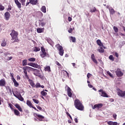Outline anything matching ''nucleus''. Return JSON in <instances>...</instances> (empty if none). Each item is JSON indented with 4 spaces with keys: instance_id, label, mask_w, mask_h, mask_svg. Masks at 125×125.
<instances>
[{
    "instance_id": "nucleus-1",
    "label": "nucleus",
    "mask_w": 125,
    "mask_h": 125,
    "mask_svg": "<svg viewBox=\"0 0 125 125\" xmlns=\"http://www.w3.org/2000/svg\"><path fill=\"white\" fill-rule=\"evenodd\" d=\"M10 35L12 38L11 41H14L12 42V43L19 42V39H18V32L12 30Z\"/></svg>"
},
{
    "instance_id": "nucleus-2",
    "label": "nucleus",
    "mask_w": 125,
    "mask_h": 125,
    "mask_svg": "<svg viewBox=\"0 0 125 125\" xmlns=\"http://www.w3.org/2000/svg\"><path fill=\"white\" fill-rule=\"evenodd\" d=\"M74 105L75 106V108H76V109H78V110H80V111H83V109L84 108L83 107V104L79 99H76L75 100Z\"/></svg>"
},
{
    "instance_id": "nucleus-3",
    "label": "nucleus",
    "mask_w": 125,
    "mask_h": 125,
    "mask_svg": "<svg viewBox=\"0 0 125 125\" xmlns=\"http://www.w3.org/2000/svg\"><path fill=\"white\" fill-rule=\"evenodd\" d=\"M55 47L58 49L60 55H61V56H63V55L64 54V49H63V47H62L60 44H57L55 45Z\"/></svg>"
},
{
    "instance_id": "nucleus-4",
    "label": "nucleus",
    "mask_w": 125,
    "mask_h": 125,
    "mask_svg": "<svg viewBox=\"0 0 125 125\" xmlns=\"http://www.w3.org/2000/svg\"><path fill=\"white\" fill-rule=\"evenodd\" d=\"M117 95L122 98H125V90L123 91L121 90L120 88L117 89Z\"/></svg>"
},
{
    "instance_id": "nucleus-5",
    "label": "nucleus",
    "mask_w": 125,
    "mask_h": 125,
    "mask_svg": "<svg viewBox=\"0 0 125 125\" xmlns=\"http://www.w3.org/2000/svg\"><path fill=\"white\" fill-rule=\"evenodd\" d=\"M47 55V53L45 51V49L43 47H41V53L40 54V56L42 58H44V57H46Z\"/></svg>"
},
{
    "instance_id": "nucleus-6",
    "label": "nucleus",
    "mask_w": 125,
    "mask_h": 125,
    "mask_svg": "<svg viewBox=\"0 0 125 125\" xmlns=\"http://www.w3.org/2000/svg\"><path fill=\"white\" fill-rule=\"evenodd\" d=\"M98 92H100V94L101 96H102V97H109V96L107 95V93H106V92L103 90V89H101L98 90Z\"/></svg>"
},
{
    "instance_id": "nucleus-7",
    "label": "nucleus",
    "mask_w": 125,
    "mask_h": 125,
    "mask_svg": "<svg viewBox=\"0 0 125 125\" xmlns=\"http://www.w3.org/2000/svg\"><path fill=\"white\" fill-rule=\"evenodd\" d=\"M29 1L26 2V6H28L30 3L32 5H36L38 3V0H29Z\"/></svg>"
},
{
    "instance_id": "nucleus-8",
    "label": "nucleus",
    "mask_w": 125,
    "mask_h": 125,
    "mask_svg": "<svg viewBox=\"0 0 125 125\" xmlns=\"http://www.w3.org/2000/svg\"><path fill=\"white\" fill-rule=\"evenodd\" d=\"M115 73L116 74V76L117 77H123L124 76V73L121 71L120 68H118L117 70L115 71Z\"/></svg>"
},
{
    "instance_id": "nucleus-9",
    "label": "nucleus",
    "mask_w": 125,
    "mask_h": 125,
    "mask_svg": "<svg viewBox=\"0 0 125 125\" xmlns=\"http://www.w3.org/2000/svg\"><path fill=\"white\" fill-rule=\"evenodd\" d=\"M13 94L14 96H15V97H16V98L19 99V100H20V101H24V98H23V97H22L21 94H20V95L15 94V93L13 92Z\"/></svg>"
},
{
    "instance_id": "nucleus-10",
    "label": "nucleus",
    "mask_w": 125,
    "mask_h": 125,
    "mask_svg": "<svg viewBox=\"0 0 125 125\" xmlns=\"http://www.w3.org/2000/svg\"><path fill=\"white\" fill-rule=\"evenodd\" d=\"M35 115L36 117H37V119H38V120H39L40 122H42V121L44 120V116L40 114H38L37 113H35Z\"/></svg>"
},
{
    "instance_id": "nucleus-11",
    "label": "nucleus",
    "mask_w": 125,
    "mask_h": 125,
    "mask_svg": "<svg viewBox=\"0 0 125 125\" xmlns=\"http://www.w3.org/2000/svg\"><path fill=\"white\" fill-rule=\"evenodd\" d=\"M32 69L33 74L35 76H38L40 74V70L35 68H31Z\"/></svg>"
},
{
    "instance_id": "nucleus-12",
    "label": "nucleus",
    "mask_w": 125,
    "mask_h": 125,
    "mask_svg": "<svg viewBox=\"0 0 125 125\" xmlns=\"http://www.w3.org/2000/svg\"><path fill=\"white\" fill-rule=\"evenodd\" d=\"M27 68L28 67H24L23 68V73L24 74L25 78L27 79V80H29L30 78L29 77V75H28V73L27 72Z\"/></svg>"
},
{
    "instance_id": "nucleus-13",
    "label": "nucleus",
    "mask_w": 125,
    "mask_h": 125,
    "mask_svg": "<svg viewBox=\"0 0 125 125\" xmlns=\"http://www.w3.org/2000/svg\"><path fill=\"white\" fill-rule=\"evenodd\" d=\"M103 106V104H95L94 105V107H93V109H100V108H102Z\"/></svg>"
},
{
    "instance_id": "nucleus-14",
    "label": "nucleus",
    "mask_w": 125,
    "mask_h": 125,
    "mask_svg": "<svg viewBox=\"0 0 125 125\" xmlns=\"http://www.w3.org/2000/svg\"><path fill=\"white\" fill-rule=\"evenodd\" d=\"M67 86V95L69 96V97H72V95H73V94L72 93V89H71V88L70 87Z\"/></svg>"
},
{
    "instance_id": "nucleus-15",
    "label": "nucleus",
    "mask_w": 125,
    "mask_h": 125,
    "mask_svg": "<svg viewBox=\"0 0 125 125\" xmlns=\"http://www.w3.org/2000/svg\"><path fill=\"white\" fill-rule=\"evenodd\" d=\"M4 16L5 20L8 21V20L10 18V13H9L8 12H6L4 14Z\"/></svg>"
},
{
    "instance_id": "nucleus-16",
    "label": "nucleus",
    "mask_w": 125,
    "mask_h": 125,
    "mask_svg": "<svg viewBox=\"0 0 125 125\" xmlns=\"http://www.w3.org/2000/svg\"><path fill=\"white\" fill-rule=\"evenodd\" d=\"M91 58L93 62H94V63H95V64H97V63H98L97 62V61L95 59V56H94V54H92L91 55Z\"/></svg>"
},
{
    "instance_id": "nucleus-17",
    "label": "nucleus",
    "mask_w": 125,
    "mask_h": 125,
    "mask_svg": "<svg viewBox=\"0 0 125 125\" xmlns=\"http://www.w3.org/2000/svg\"><path fill=\"white\" fill-rule=\"evenodd\" d=\"M15 2L17 6V7L19 8V9H21V8L22 7L21 6V3H20L18 0L15 1Z\"/></svg>"
},
{
    "instance_id": "nucleus-18",
    "label": "nucleus",
    "mask_w": 125,
    "mask_h": 125,
    "mask_svg": "<svg viewBox=\"0 0 125 125\" xmlns=\"http://www.w3.org/2000/svg\"><path fill=\"white\" fill-rule=\"evenodd\" d=\"M15 106L16 107V108H17V109L19 110V111H20V112H23V110H22V108L21 107L20 105H19V104H16L15 105Z\"/></svg>"
},
{
    "instance_id": "nucleus-19",
    "label": "nucleus",
    "mask_w": 125,
    "mask_h": 125,
    "mask_svg": "<svg viewBox=\"0 0 125 125\" xmlns=\"http://www.w3.org/2000/svg\"><path fill=\"white\" fill-rule=\"evenodd\" d=\"M44 71L45 72H48V73H50L51 72V69H50V66L47 65L44 67Z\"/></svg>"
},
{
    "instance_id": "nucleus-20",
    "label": "nucleus",
    "mask_w": 125,
    "mask_h": 125,
    "mask_svg": "<svg viewBox=\"0 0 125 125\" xmlns=\"http://www.w3.org/2000/svg\"><path fill=\"white\" fill-rule=\"evenodd\" d=\"M5 85V80L1 79L0 80V86H4Z\"/></svg>"
},
{
    "instance_id": "nucleus-21",
    "label": "nucleus",
    "mask_w": 125,
    "mask_h": 125,
    "mask_svg": "<svg viewBox=\"0 0 125 125\" xmlns=\"http://www.w3.org/2000/svg\"><path fill=\"white\" fill-rule=\"evenodd\" d=\"M24 68H27L26 71L28 72V73H30V71H32L33 72V70L32 69H34L32 67H29V66H24L22 68V70H24Z\"/></svg>"
},
{
    "instance_id": "nucleus-22",
    "label": "nucleus",
    "mask_w": 125,
    "mask_h": 125,
    "mask_svg": "<svg viewBox=\"0 0 125 125\" xmlns=\"http://www.w3.org/2000/svg\"><path fill=\"white\" fill-rule=\"evenodd\" d=\"M26 104L28 107H30V108H31V107H33V104H32V102H31L29 100H27L26 101Z\"/></svg>"
},
{
    "instance_id": "nucleus-23",
    "label": "nucleus",
    "mask_w": 125,
    "mask_h": 125,
    "mask_svg": "<svg viewBox=\"0 0 125 125\" xmlns=\"http://www.w3.org/2000/svg\"><path fill=\"white\" fill-rule=\"evenodd\" d=\"M13 81L14 83V85L16 87H18V86L19 85V83H18L17 81H16V80L14 79V78H13Z\"/></svg>"
},
{
    "instance_id": "nucleus-24",
    "label": "nucleus",
    "mask_w": 125,
    "mask_h": 125,
    "mask_svg": "<svg viewBox=\"0 0 125 125\" xmlns=\"http://www.w3.org/2000/svg\"><path fill=\"white\" fill-rule=\"evenodd\" d=\"M107 125H118L117 122H113V121H108L107 122Z\"/></svg>"
},
{
    "instance_id": "nucleus-25",
    "label": "nucleus",
    "mask_w": 125,
    "mask_h": 125,
    "mask_svg": "<svg viewBox=\"0 0 125 125\" xmlns=\"http://www.w3.org/2000/svg\"><path fill=\"white\" fill-rule=\"evenodd\" d=\"M44 31V28H37V33H43Z\"/></svg>"
},
{
    "instance_id": "nucleus-26",
    "label": "nucleus",
    "mask_w": 125,
    "mask_h": 125,
    "mask_svg": "<svg viewBox=\"0 0 125 125\" xmlns=\"http://www.w3.org/2000/svg\"><path fill=\"white\" fill-rule=\"evenodd\" d=\"M97 43L99 46H103V43H102V42H101V40H97Z\"/></svg>"
},
{
    "instance_id": "nucleus-27",
    "label": "nucleus",
    "mask_w": 125,
    "mask_h": 125,
    "mask_svg": "<svg viewBox=\"0 0 125 125\" xmlns=\"http://www.w3.org/2000/svg\"><path fill=\"white\" fill-rule=\"evenodd\" d=\"M41 51V48H40V47H35L33 48V51H34V52H38V51Z\"/></svg>"
},
{
    "instance_id": "nucleus-28",
    "label": "nucleus",
    "mask_w": 125,
    "mask_h": 125,
    "mask_svg": "<svg viewBox=\"0 0 125 125\" xmlns=\"http://www.w3.org/2000/svg\"><path fill=\"white\" fill-rule=\"evenodd\" d=\"M41 11L42 12H43V13H45L46 12V8L45 7V6H42V7Z\"/></svg>"
},
{
    "instance_id": "nucleus-29",
    "label": "nucleus",
    "mask_w": 125,
    "mask_h": 125,
    "mask_svg": "<svg viewBox=\"0 0 125 125\" xmlns=\"http://www.w3.org/2000/svg\"><path fill=\"white\" fill-rule=\"evenodd\" d=\"M115 12H116V11H115V10H114V9H109V13L110 14H111V15L115 14Z\"/></svg>"
},
{
    "instance_id": "nucleus-30",
    "label": "nucleus",
    "mask_w": 125,
    "mask_h": 125,
    "mask_svg": "<svg viewBox=\"0 0 125 125\" xmlns=\"http://www.w3.org/2000/svg\"><path fill=\"white\" fill-rule=\"evenodd\" d=\"M14 113L16 116H19L20 115V112L17 109H14Z\"/></svg>"
},
{
    "instance_id": "nucleus-31",
    "label": "nucleus",
    "mask_w": 125,
    "mask_h": 125,
    "mask_svg": "<svg viewBox=\"0 0 125 125\" xmlns=\"http://www.w3.org/2000/svg\"><path fill=\"white\" fill-rule=\"evenodd\" d=\"M46 24V22L45 21H43V20H42L40 21V25H41L42 27H43Z\"/></svg>"
},
{
    "instance_id": "nucleus-32",
    "label": "nucleus",
    "mask_w": 125,
    "mask_h": 125,
    "mask_svg": "<svg viewBox=\"0 0 125 125\" xmlns=\"http://www.w3.org/2000/svg\"><path fill=\"white\" fill-rule=\"evenodd\" d=\"M5 45H6V41L5 39H3L2 41V43H1V46L3 47L5 46Z\"/></svg>"
},
{
    "instance_id": "nucleus-33",
    "label": "nucleus",
    "mask_w": 125,
    "mask_h": 125,
    "mask_svg": "<svg viewBox=\"0 0 125 125\" xmlns=\"http://www.w3.org/2000/svg\"><path fill=\"white\" fill-rule=\"evenodd\" d=\"M32 67H33V68H36L37 69H39L40 68V65H39L38 64V63H34L32 65Z\"/></svg>"
},
{
    "instance_id": "nucleus-34",
    "label": "nucleus",
    "mask_w": 125,
    "mask_h": 125,
    "mask_svg": "<svg viewBox=\"0 0 125 125\" xmlns=\"http://www.w3.org/2000/svg\"><path fill=\"white\" fill-rule=\"evenodd\" d=\"M28 65V62L27 60H24L22 61V66H27Z\"/></svg>"
},
{
    "instance_id": "nucleus-35",
    "label": "nucleus",
    "mask_w": 125,
    "mask_h": 125,
    "mask_svg": "<svg viewBox=\"0 0 125 125\" xmlns=\"http://www.w3.org/2000/svg\"><path fill=\"white\" fill-rule=\"evenodd\" d=\"M70 40L72 42H76V38L71 36L70 37Z\"/></svg>"
},
{
    "instance_id": "nucleus-36",
    "label": "nucleus",
    "mask_w": 125,
    "mask_h": 125,
    "mask_svg": "<svg viewBox=\"0 0 125 125\" xmlns=\"http://www.w3.org/2000/svg\"><path fill=\"white\" fill-rule=\"evenodd\" d=\"M29 83L32 87H35V83L32 81V80H29Z\"/></svg>"
},
{
    "instance_id": "nucleus-37",
    "label": "nucleus",
    "mask_w": 125,
    "mask_h": 125,
    "mask_svg": "<svg viewBox=\"0 0 125 125\" xmlns=\"http://www.w3.org/2000/svg\"><path fill=\"white\" fill-rule=\"evenodd\" d=\"M98 51H99V52H100L101 53H104V49H103V48L101 47L100 48L98 49Z\"/></svg>"
},
{
    "instance_id": "nucleus-38",
    "label": "nucleus",
    "mask_w": 125,
    "mask_h": 125,
    "mask_svg": "<svg viewBox=\"0 0 125 125\" xmlns=\"http://www.w3.org/2000/svg\"><path fill=\"white\" fill-rule=\"evenodd\" d=\"M29 62H35L36 61V58H31L28 59Z\"/></svg>"
},
{
    "instance_id": "nucleus-39",
    "label": "nucleus",
    "mask_w": 125,
    "mask_h": 125,
    "mask_svg": "<svg viewBox=\"0 0 125 125\" xmlns=\"http://www.w3.org/2000/svg\"><path fill=\"white\" fill-rule=\"evenodd\" d=\"M42 96H46V95H47V93L46 92H44V91H42L41 92Z\"/></svg>"
},
{
    "instance_id": "nucleus-40",
    "label": "nucleus",
    "mask_w": 125,
    "mask_h": 125,
    "mask_svg": "<svg viewBox=\"0 0 125 125\" xmlns=\"http://www.w3.org/2000/svg\"><path fill=\"white\" fill-rule=\"evenodd\" d=\"M32 100L36 104H39V103H40V101L38 100L33 98Z\"/></svg>"
},
{
    "instance_id": "nucleus-41",
    "label": "nucleus",
    "mask_w": 125,
    "mask_h": 125,
    "mask_svg": "<svg viewBox=\"0 0 125 125\" xmlns=\"http://www.w3.org/2000/svg\"><path fill=\"white\" fill-rule=\"evenodd\" d=\"M4 9H5L4 6L0 4V11H3Z\"/></svg>"
},
{
    "instance_id": "nucleus-42",
    "label": "nucleus",
    "mask_w": 125,
    "mask_h": 125,
    "mask_svg": "<svg viewBox=\"0 0 125 125\" xmlns=\"http://www.w3.org/2000/svg\"><path fill=\"white\" fill-rule=\"evenodd\" d=\"M109 59H110V60H111V61H114V60H115V58H114L113 55H111L109 56Z\"/></svg>"
},
{
    "instance_id": "nucleus-43",
    "label": "nucleus",
    "mask_w": 125,
    "mask_h": 125,
    "mask_svg": "<svg viewBox=\"0 0 125 125\" xmlns=\"http://www.w3.org/2000/svg\"><path fill=\"white\" fill-rule=\"evenodd\" d=\"M20 1L21 2V3L22 4V5H25V4H26L25 2H26V0H20Z\"/></svg>"
},
{
    "instance_id": "nucleus-44",
    "label": "nucleus",
    "mask_w": 125,
    "mask_h": 125,
    "mask_svg": "<svg viewBox=\"0 0 125 125\" xmlns=\"http://www.w3.org/2000/svg\"><path fill=\"white\" fill-rule=\"evenodd\" d=\"M113 30L115 33H118V32H119V29H118V27H117L116 26L113 27Z\"/></svg>"
},
{
    "instance_id": "nucleus-45",
    "label": "nucleus",
    "mask_w": 125,
    "mask_h": 125,
    "mask_svg": "<svg viewBox=\"0 0 125 125\" xmlns=\"http://www.w3.org/2000/svg\"><path fill=\"white\" fill-rule=\"evenodd\" d=\"M96 11V8L93 7V8L90 9V12L93 13Z\"/></svg>"
},
{
    "instance_id": "nucleus-46",
    "label": "nucleus",
    "mask_w": 125,
    "mask_h": 125,
    "mask_svg": "<svg viewBox=\"0 0 125 125\" xmlns=\"http://www.w3.org/2000/svg\"><path fill=\"white\" fill-rule=\"evenodd\" d=\"M35 87H36L37 88H39V87H41V84L40 83H37L36 85H35Z\"/></svg>"
},
{
    "instance_id": "nucleus-47",
    "label": "nucleus",
    "mask_w": 125,
    "mask_h": 125,
    "mask_svg": "<svg viewBox=\"0 0 125 125\" xmlns=\"http://www.w3.org/2000/svg\"><path fill=\"white\" fill-rule=\"evenodd\" d=\"M9 106L10 107V108L11 109V110H13V105H12V104H9Z\"/></svg>"
},
{
    "instance_id": "nucleus-48",
    "label": "nucleus",
    "mask_w": 125,
    "mask_h": 125,
    "mask_svg": "<svg viewBox=\"0 0 125 125\" xmlns=\"http://www.w3.org/2000/svg\"><path fill=\"white\" fill-rule=\"evenodd\" d=\"M68 33L72 34V32H73V29L72 28H70L69 30H68Z\"/></svg>"
},
{
    "instance_id": "nucleus-49",
    "label": "nucleus",
    "mask_w": 125,
    "mask_h": 125,
    "mask_svg": "<svg viewBox=\"0 0 125 125\" xmlns=\"http://www.w3.org/2000/svg\"><path fill=\"white\" fill-rule=\"evenodd\" d=\"M107 74H108L110 77H113V75H112V73H111L110 72L107 71Z\"/></svg>"
},
{
    "instance_id": "nucleus-50",
    "label": "nucleus",
    "mask_w": 125,
    "mask_h": 125,
    "mask_svg": "<svg viewBox=\"0 0 125 125\" xmlns=\"http://www.w3.org/2000/svg\"><path fill=\"white\" fill-rule=\"evenodd\" d=\"M56 64L59 67H61V64L58 62H56Z\"/></svg>"
},
{
    "instance_id": "nucleus-51",
    "label": "nucleus",
    "mask_w": 125,
    "mask_h": 125,
    "mask_svg": "<svg viewBox=\"0 0 125 125\" xmlns=\"http://www.w3.org/2000/svg\"><path fill=\"white\" fill-rule=\"evenodd\" d=\"M90 77H91V74L88 73L87 75V78H88V79H89L90 78Z\"/></svg>"
},
{
    "instance_id": "nucleus-52",
    "label": "nucleus",
    "mask_w": 125,
    "mask_h": 125,
    "mask_svg": "<svg viewBox=\"0 0 125 125\" xmlns=\"http://www.w3.org/2000/svg\"><path fill=\"white\" fill-rule=\"evenodd\" d=\"M11 9H12L11 6V5L8 6V8L7 9L8 11L11 10Z\"/></svg>"
},
{
    "instance_id": "nucleus-53",
    "label": "nucleus",
    "mask_w": 125,
    "mask_h": 125,
    "mask_svg": "<svg viewBox=\"0 0 125 125\" xmlns=\"http://www.w3.org/2000/svg\"><path fill=\"white\" fill-rule=\"evenodd\" d=\"M113 117L114 120H117V114H113Z\"/></svg>"
},
{
    "instance_id": "nucleus-54",
    "label": "nucleus",
    "mask_w": 125,
    "mask_h": 125,
    "mask_svg": "<svg viewBox=\"0 0 125 125\" xmlns=\"http://www.w3.org/2000/svg\"><path fill=\"white\" fill-rule=\"evenodd\" d=\"M33 63L34 62H29L27 64V65H28V66H31V67H33Z\"/></svg>"
},
{
    "instance_id": "nucleus-55",
    "label": "nucleus",
    "mask_w": 125,
    "mask_h": 125,
    "mask_svg": "<svg viewBox=\"0 0 125 125\" xmlns=\"http://www.w3.org/2000/svg\"><path fill=\"white\" fill-rule=\"evenodd\" d=\"M31 108H33V109H34L35 111H39V110H38L37 108H36V107L34 106V105H32V106H31Z\"/></svg>"
},
{
    "instance_id": "nucleus-56",
    "label": "nucleus",
    "mask_w": 125,
    "mask_h": 125,
    "mask_svg": "<svg viewBox=\"0 0 125 125\" xmlns=\"http://www.w3.org/2000/svg\"><path fill=\"white\" fill-rule=\"evenodd\" d=\"M37 108L40 110V111H42V107L40 106H37Z\"/></svg>"
},
{
    "instance_id": "nucleus-57",
    "label": "nucleus",
    "mask_w": 125,
    "mask_h": 125,
    "mask_svg": "<svg viewBox=\"0 0 125 125\" xmlns=\"http://www.w3.org/2000/svg\"><path fill=\"white\" fill-rule=\"evenodd\" d=\"M68 19L69 22H71V21H72V18H71L70 17H68Z\"/></svg>"
},
{
    "instance_id": "nucleus-58",
    "label": "nucleus",
    "mask_w": 125,
    "mask_h": 125,
    "mask_svg": "<svg viewBox=\"0 0 125 125\" xmlns=\"http://www.w3.org/2000/svg\"><path fill=\"white\" fill-rule=\"evenodd\" d=\"M8 90L9 93H11V94H12V91H11V88H8Z\"/></svg>"
},
{
    "instance_id": "nucleus-59",
    "label": "nucleus",
    "mask_w": 125,
    "mask_h": 125,
    "mask_svg": "<svg viewBox=\"0 0 125 125\" xmlns=\"http://www.w3.org/2000/svg\"><path fill=\"white\" fill-rule=\"evenodd\" d=\"M115 55L116 57H117V58L119 57V54H118V53L115 52Z\"/></svg>"
},
{
    "instance_id": "nucleus-60",
    "label": "nucleus",
    "mask_w": 125,
    "mask_h": 125,
    "mask_svg": "<svg viewBox=\"0 0 125 125\" xmlns=\"http://www.w3.org/2000/svg\"><path fill=\"white\" fill-rule=\"evenodd\" d=\"M88 86H89V87H90V88H92V87H93V86H92V85L90 84H88Z\"/></svg>"
},
{
    "instance_id": "nucleus-61",
    "label": "nucleus",
    "mask_w": 125,
    "mask_h": 125,
    "mask_svg": "<svg viewBox=\"0 0 125 125\" xmlns=\"http://www.w3.org/2000/svg\"><path fill=\"white\" fill-rule=\"evenodd\" d=\"M74 121H75V123H79V121H78L77 118H75Z\"/></svg>"
},
{
    "instance_id": "nucleus-62",
    "label": "nucleus",
    "mask_w": 125,
    "mask_h": 125,
    "mask_svg": "<svg viewBox=\"0 0 125 125\" xmlns=\"http://www.w3.org/2000/svg\"><path fill=\"white\" fill-rule=\"evenodd\" d=\"M10 77H11L12 80H13V74L10 73Z\"/></svg>"
},
{
    "instance_id": "nucleus-63",
    "label": "nucleus",
    "mask_w": 125,
    "mask_h": 125,
    "mask_svg": "<svg viewBox=\"0 0 125 125\" xmlns=\"http://www.w3.org/2000/svg\"><path fill=\"white\" fill-rule=\"evenodd\" d=\"M17 78L18 80H21V78L20 77V76L19 75H18L17 76Z\"/></svg>"
},
{
    "instance_id": "nucleus-64",
    "label": "nucleus",
    "mask_w": 125,
    "mask_h": 125,
    "mask_svg": "<svg viewBox=\"0 0 125 125\" xmlns=\"http://www.w3.org/2000/svg\"><path fill=\"white\" fill-rule=\"evenodd\" d=\"M12 59V57H8V60H11Z\"/></svg>"
}]
</instances>
